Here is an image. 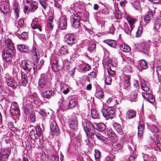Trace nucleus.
I'll return each mask as SVG.
<instances>
[{
  "instance_id": "1",
  "label": "nucleus",
  "mask_w": 161,
  "mask_h": 161,
  "mask_svg": "<svg viewBox=\"0 0 161 161\" xmlns=\"http://www.w3.org/2000/svg\"><path fill=\"white\" fill-rule=\"evenodd\" d=\"M102 112L103 116L106 120L113 118L115 115V112L114 109L112 108H108L107 109H103Z\"/></svg>"
},
{
  "instance_id": "2",
  "label": "nucleus",
  "mask_w": 161,
  "mask_h": 161,
  "mask_svg": "<svg viewBox=\"0 0 161 161\" xmlns=\"http://www.w3.org/2000/svg\"><path fill=\"white\" fill-rule=\"evenodd\" d=\"M48 77L47 75H42L38 82L39 86L41 88L46 89L48 87Z\"/></svg>"
},
{
  "instance_id": "3",
  "label": "nucleus",
  "mask_w": 161,
  "mask_h": 161,
  "mask_svg": "<svg viewBox=\"0 0 161 161\" xmlns=\"http://www.w3.org/2000/svg\"><path fill=\"white\" fill-rule=\"evenodd\" d=\"M32 53L33 56V58L36 59V68L38 69H40L43 65L44 62L43 60H41L39 63V59L36 48H33L32 50Z\"/></svg>"
},
{
  "instance_id": "4",
  "label": "nucleus",
  "mask_w": 161,
  "mask_h": 161,
  "mask_svg": "<svg viewBox=\"0 0 161 161\" xmlns=\"http://www.w3.org/2000/svg\"><path fill=\"white\" fill-rule=\"evenodd\" d=\"M86 119H84V120H82V126L85 132L88 134V132L91 130L93 126L89 122L86 120Z\"/></svg>"
},
{
  "instance_id": "5",
  "label": "nucleus",
  "mask_w": 161,
  "mask_h": 161,
  "mask_svg": "<svg viewBox=\"0 0 161 161\" xmlns=\"http://www.w3.org/2000/svg\"><path fill=\"white\" fill-rule=\"evenodd\" d=\"M65 42L69 44H73L75 43L76 40L72 34H68L66 35L64 37Z\"/></svg>"
},
{
  "instance_id": "6",
  "label": "nucleus",
  "mask_w": 161,
  "mask_h": 161,
  "mask_svg": "<svg viewBox=\"0 0 161 161\" xmlns=\"http://www.w3.org/2000/svg\"><path fill=\"white\" fill-rule=\"evenodd\" d=\"M58 28L61 30H64L67 26V19L65 16H62L59 19Z\"/></svg>"
},
{
  "instance_id": "7",
  "label": "nucleus",
  "mask_w": 161,
  "mask_h": 161,
  "mask_svg": "<svg viewBox=\"0 0 161 161\" xmlns=\"http://www.w3.org/2000/svg\"><path fill=\"white\" fill-rule=\"evenodd\" d=\"M20 65L22 68L27 72L31 71L32 68L34 70L35 68L30 65L27 61L25 60H22Z\"/></svg>"
},
{
  "instance_id": "8",
  "label": "nucleus",
  "mask_w": 161,
  "mask_h": 161,
  "mask_svg": "<svg viewBox=\"0 0 161 161\" xmlns=\"http://www.w3.org/2000/svg\"><path fill=\"white\" fill-rule=\"evenodd\" d=\"M10 154V151L7 150H2L0 152V161L7 160Z\"/></svg>"
},
{
  "instance_id": "9",
  "label": "nucleus",
  "mask_w": 161,
  "mask_h": 161,
  "mask_svg": "<svg viewBox=\"0 0 161 161\" xmlns=\"http://www.w3.org/2000/svg\"><path fill=\"white\" fill-rule=\"evenodd\" d=\"M73 19V27L76 29L79 28L80 24V16L77 14H75Z\"/></svg>"
},
{
  "instance_id": "10",
  "label": "nucleus",
  "mask_w": 161,
  "mask_h": 161,
  "mask_svg": "<svg viewBox=\"0 0 161 161\" xmlns=\"http://www.w3.org/2000/svg\"><path fill=\"white\" fill-rule=\"evenodd\" d=\"M29 11L33 12L36 10L38 8V3L35 1H31L29 2Z\"/></svg>"
},
{
  "instance_id": "11",
  "label": "nucleus",
  "mask_w": 161,
  "mask_h": 161,
  "mask_svg": "<svg viewBox=\"0 0 161 161\" xmlns=\"http://www.w3.org/2000/svg\"><path fill=\"white\" fill-rule=\"evenodd\" d=\"M6 82L8 86L13 89H15L17 86V82L15 80L12 78H9L7 79Z\"/></svg>"
},
{
  "instance_id": "12",
  "label": "nucleus",
  "mask_w": 161,
  "mask_h": 161,
  "mask_svg": "<svg viewBox=\"0 0 161 161\" xmlns=\"http://www.w3.org/2000/svg\"><path fill=\"white\" fill-rule=\"evenodd\" d=\"M141 86L142 90L144 92H147V93L149 91L150 88L148 83L143 80L141 81Z\"/></svg>"
},
{
  "instance_id": "13",
  "label": "nucleus",
  "mask_w": 161,
  "mask_h": 161,
  "mask_svg": "<svg viewBox=\"0 0 161 161\" xmlns=\"http://www.w3.org/2000/svg\"><path fill=\"white\" fill-rule=\"evenodd\" d=\"M143 97L147 100L149 103H153L155 101V99L153 96L149 93L147 92H142Z\"/></svg>"
},
{
  "instance_id": "14",
  "label": "nucleus",
  "mask_w": 161,
  "mask_h": 161,
  "mask_svg": "<svg viewBox=\"0 0 161 161\" xmlns=\"http://www.w3.org/2000/svg\"><path fill=\"white\" fill-rule=\"evenodd\" d=\"M151 44L150 40L148 42H144L141 44V48L144 51H147L150 49Z\"/></svg>"
},
{
  "instance_id": "15",
  "label": "nucleus",
  "mask_w": 161,
  "mask_h": 161,
  "mask_svg": "<svg viewBox=\"0 0 161 161\" xmlns=\"http://www.w3.org/2000/svg\"><path fill=\"white\" fill-rule=\"evenodd\" d=\"M28 83L27 77V75L24 72L21 73V85L25 86Z\"/></svg>"
},
{
  "instance_id": "16",
  "label": "nucleus",
  "mask_w": 161,
  "mask_h": 161,
  "mask_svg": "<svg viewBox=\"0 0 161 161\" xmlns=\"http://www.w3.org/2000/svg\"><path fill=\"white\" fill-rule=\"evenodd\" d=\"M144 129V124L142 122H140L138 127V135L139 137H141L143 133Z\"/></svg>"
},
{
  "instance_id": "17",
  "label": "nucleus",
  "mask_w": 161,
  "mask_h": 161,
  "mask_svg": "<svg viewBox=\"0 0 161 161\" xmlns=\"http://www.w3.org/2000/svg\"><path fill=\"white\" fill-rule=\"evenodd\" d=\"M54 95V92L51 90H47L42 93V96L47 99H49Z\"/></svg>"
},
{
  "instance_id": "18",
  "label": "nucleus",
  "mask_w": 161,
  "mask_h": 161,
  "mask_svg": "<svg viewBox=\"0 0 161 161\" xmlns=\"http://www.w3.org/2000/svg\"><path fill=\"white\" fill-rule=\"evenodd\" d=\"M130 75H127L124 77L123 86V88L124 89H126L130 85Z\"/></svg>"
},
{
  "instance_id": "19",
  "label": "nucleus",
  "mask_w": 161,
  "mask_h": 161,
  "mask_svg": "<svg viewBox=\"0 0 161 161\" xmlns=\"http://www.w3.org/2000/svg\"><path fill=\"white\" fill-rule=\"evenodd\" d=\"M122 149L121 145L119 144H114L113 145L112 150L113 153L116 154L119 151H121Z\"/></svg>"
},
{
  "instance_id": "20",
  "label": "nucleus",
  "mask_w": 161,
  "mask_h": 161,
  "mask_svg": "<svg viewBox=\"0 0 161 161\" xmlns=\"http://www.w3.org/2000/svg\"><path fill=\"white\" fill-rule=\"evenodd\" d=\"M112 61L109 58H105L103 61V64L105 68H108L111 67L112 65Z\"/></svg>"
},
{
  "instance_id": "21",
  "label": "nucleus",
  "mask_w": 161,
  "mask_h": 161,
  "mask_svg": "<svg viewBox=\"0 0 161 161\" xmlns=\"http://www.w3.org/2000/svg\"><path fill=\"white\" fill-rule=\"evenodd\" d=\"M86 78V83H83V86L84 87V89L87 90H90L92 88V85L90 83V80L86 76H85Z\"/></svg>"
},
{
  "instance_id": "22",
  "label": "nucleus",
  "mask_w": 161,
  "mask_h": 161,
  "mask_svg": "<svg viewBox=\"0 0 161 161\" xmlns=\"http://www.w3.org/2000/svg\"><path fill=\"white\" fill-rule=\"evenodd\" d=\"M105 83L107 85H110L111 84L112 79L111 77L107 74H105L103 79Z\"/></svg>"
},
{
  "instance_id": "23",
  "label": "nucleus",
  "mask_w": 161,
  "mask_h": 161,
  "mask_svg": "<svg viewBox=\"0 0 161 161\" xmlns=\"http://www.w3.org/2000/svg\"><path fill=\"white\" fill-rule=\"evenodd\" d=\"M58 61L57 59H54L52 64L53 70L55 71H58L59 69Z\"/></svg>"
},
{
  "instance_id": "24",
  "label": "nucleus",
  "mask_w": 161,
  "mask_h": 161,
  "mask_svg": "<svg viewBox=\"0 0 161 161\" xmlns=\"http://www.w3.org/2000/svg\"><path fill=\"white\" fill-rule=\"evenodd\" d=\"M18 49L20 51L26 53L29 51V47L23 44H20L17 45Z\"/></svg>"
},
{
  "instance_id": "25",
  "label": "nucleus",
  "mask_w": 161,
  "mask_h": 161,
  "mask_svg": "<svg viewBox=\"0 0 161 161\" xmlns=\"http://www.w3.org/2000/svg\"><path fill=\"white\" fill-rule=\"evenodd\" d=\"M51 130L53 133H57L59 130V128L57 126L56 122L54 121H53L51 123L50 126Z\"/></svg>"
},
{
  "instance_id": "26",
  "label": "nucleus",
  "mask_w": 161,
  "mask_h": 161,
  "mask_svg": "<svg viewBox=\"0 0 161 161\" xmlns=\"http://www.w3.org/2000/svg\"><path fill=\"white\" fill-rule=\"evenodd\" d=\"M95 96L97 98L99 99L103 98L104 95L102 90L100 88L97 89Z\"/></svg>"
},
{
  "instance_id": "27",
  "label": "nucleus",
  "mask_w": 161,
  "mask_h": 161,
  "mask_svg": "<svg viewBox=\"0 0 161 161\" xmlns=\"http://www.w3.org/2000/svg\"><path fill=\"white\" fill-rule=\"evenodd\" d=\"M31 27L32 29H38L40 31H42L40 23L36 21H33L31 24Z\"/></svg>"
},
{
  "instance_id": "28",
  "label": "nucleus",
  "mask_w": 161,
  "mask_h": 161,
  "mask_svg": "<svg viewBox=\"0 0 161 161\" xmlns=\"http://www.w3.org/2000/svg\"><path fill=\"white\" fill-rule=\"evenodd\" d=\"M95 124L96 125L97 127L96 128V129L100 131H103L106 129V125L102 123H100L99 124L95 123Z\"/></svg>"
},
{
  "instance_id": "29",
  "label": "nucleus",
  "mask_w": 161,
  "mask_h": 161,
  "mask_svg": "<svg viewBox=\"0 0 161 161\" xmlns=\"http://www.w3.org/2000/svg\"><path fill=\"white\" fill-rule=\"evenodd\" d=\"M153 13L151 11H148L144 17V20L145 21L147 22L146 23V24L153 18Z\"/></svg>"
},
{
  "instance_id": "30",
  "label": "nucleus",
  "mask_w": 161,
  "mask_h": 161,
  "mask_svg": "<svg viewBox=\"0 0 161 161\" xmlns=\"http://www.w3.org/2000/svg\"><path fill=\"white\" fill-rule=\"evenodd\" d=\"M119 48L123 52H129L130 51V47L124 44H120L119 46Z\"/></svg>"
},
{
  "instance_id": "31",
  "label": "nucleus",
  "mask_w": 161,
  "mask_h": 161,
  "mask_svg": "<svg viewBox=\"0 0 161 161\" xmlns=\"http://www.w3.org/2000/svg\"><path fill=\"white\" fill-rule=\"evenodd\" d=\"M29 136L30 138L33 140L37 139L39 137L38 135L36 133L34 129H32L30 131Z\"/></svg>"
},
{
  "instance_id": "32",
  "label": "nucleus",
  "mask_w": 161,
  "mask_h": 161,
  "mask_svg": "<svg viewBox=\"0 0 161 161\" xmlns=\"http://www.w3.org/2000/svg\"><path fill=\"white\" fill-rule=\"evenodd\" d=\"M161 25V16H159L157 17L155 21L154 28L157 30L159 28Z\"/></svg>"
},
{
  "instance_id": "33",
  "label": "nucleus",
  "mask_w": 161,
  "mask_h": 161,
  "mask_svg": "<svg viewBox=\"0 0 161 161\" xmlns=\"http://www.w3.org/2000/svg\"><path fill=\"white\" fill-rule=\"evenodd\" d=\"M13 8L15 14V18L17 19L19 17L20 13L19 8L18 4L15 3L14 4Z\"/></svg>"
},
{
  "instance_id": "34",
  "label": "nucleus",
  "mask_w": 161,
  "mask_h": 161,
  "mask_svg": "<svg viewBox=\"0 0 161 161\" xmlns=\"http://www.w3.org/2000/svg\"><path fill=\"white\" fill-rule=\"evenodd\" d=\"M136 115V112L133 110H128L126 113V118L129 119L133 118Z\"/></svg>"
},
{
  "instance_id": "35",
  "label": "nucleus",
  "mask_w": 161,
  "mask_h": 161,
  "mask_svg": "<svg viewBox=\"0 0 161 161\" xmlns=\"http://www.w3.org/2000/svg\"><path fill=\"white\" fill-rule=\"evenodd\" d=\"M82 69L81 73H85L86 72L89 70L91 68L90 66L87 64H82L81 66Z\"/></svg>"
},
{
  "instance_id": "36",
  "label": "nucleus",
  "mask_w": 161,
  "mask_h": 161,
  "mask_svg": "<svg viewBox=\"0 0 161 161\" xmlns=\"http://www.w3.org/2000/svg\"><path fill=\"white\" fill-rule=\"evenodd\" d=\"M127 19L130 25V28L132 29L135 26L134 24L135 23L136 19L130 17H127Z\"/></svg>"
},
{
  "instance_id": "37",
  "label": "nucleus",
  "mask_w": 161,
  "mask_h": 161,
  "mask_svg": "<svg viewBox=\"0 0 161 161\" xmlns=\"http://www.w3.org/2000/svg\"><path fill=\"white\" fill-rule=\"evenodd\" d=\"M59 52L61 55H65L68 54V51L67 47L65 46H62L60 49Z\"/></svg>"
},
{
  "instance_id": "38",
  "label": "nucleus",
  "mask_w": 161,
  "mask_h": 161,
  "mask_svg": "<svg viewBox=\"0 0 161 161\" xmlns=\"http://www.w3.org/2000/svg\"><path fill=\"white\" fill-rule=\"evenodd\" d=\"M91 115L93 119H97L99 118V116L96 109L92 108L91 110Z\"/></svg>"
},
{
  "instance_id": "39",
  "label": "nucleus",
  "mask_w": 161,
  "mask_h": 161,
  "mask_svg": "<svg viewBox=\"0 0 161 161\" xmlns=\"http://www.w3.org/2000/svg\"><path fill=\"white\" fill-rule=\"evenodd\" d=\"M105 41L109 46L113 47H116L117 43L115 41L112 40H105Z\"/></svg>"
},
{
  "instance_id": "40",
  "label": "nucleus",
  "mask_w": 161,
  "mask_h": 161,
  "mask_svg": "<svg viewBox=\"0 0 161 161\" xmlns=\"http://www.w3.org/2000/svg\"><path fill=\"white\" fill-rule=\"evenodd\" d=\"M2 57L6 62H9L12 60L13 56L12 54H3Z\"/></svg>"
},
{
  "instance_id": "41",
  "label": "nucleus",
  "mask_w": 161,
  "mask_h": 161,
  "mask_svg": "<svg viewBox=\"0 0 161 161\" xmlns=\"http://www.w3.org/2000/svg\"><path fill=\"white\" fill-rule=\"evenodd\" d=\"M123 73L125 76L127 75L126 73L131 72H132L131 67L129 65H127L124 67L123 69Z\"/></svg>"
},
{
  "instance_id": "42",
  "label": "nucleus",
  "mask_w": 161,
  "mask_h": 161,
  "mask_svg": "<svg viewBox=\"0 0 161 161\" xmlns=\"http://www.w3.org/2000/svg\"><path fill=\"white\" fill-rule=\"evenodd\" d=\"M30 98L31 99V102L34 104H36L38 102L37 94L35 93H34L31 95Z\"/></svg>"
},
{
  "instance_id": "43",
  "label": "nucleus",
  "mask_w": 161,
  "mask_h": 161,
  "mask_svg": "<svg viewBox=\"0 0 161 161\" xmlns=\"http://www.w3.org/2000/svg\"><path fill=\"white\" fill-rule=\"evenodd\" d=\"M139 64L141 67L143 69H146L148 68L147 63L144 59L141 60L139 61Z\"/></svg>"
},
{
  "instance_id": "44",
  "label": "nucleus",
  "mask_w": 161,
  "mask_h": 161,
  "mask_svg": "<svg viewBox=\"0 0 161 161\" xmlns=\"http://www.w3.org/2000/svg\"><path fill=\"white\" fill-rule=\"evenodd\" d=\"M113 126L117 131L118 133H120L122 132V127L119 124L115 123L114 124Z\"/></svg>"
},
{
  "instance_id": "45",
  "label": "nucleus",
  "mask_w": 161,
  "mask_h": 161,
  "mask_svg": "<svg viewBox=\"0 0 161 161\" xmlns=\"http://www.w3.org/2000/svg\"><path fill=\"white\" fill-rule=\"evenodd\" d=\"M7 47L9 49L13 50L14 48V45L12 41L8 39L7 40L6 43Z\"/></svg>"
},
{
  "instance_id": "46",
  "label": "nucleus",
  "mask_w": 161,
  "mask_h": 161,
  "mask_svg": "<svg viewBox=\"0 0 161 161\" xmlns=\"http://www.w3.org/2000/svg\"><path fill=\"white\" fill-rule=\"evenodd\" d=\"M161 46V42H155L154 44V47L156 52H158L160 50Z\"/></svg>"
},
{
  "instance_id": "47",
  "label": "nucleus",
  "mask_w": 161,
  "mask_h": 161,
  "mask_svg": "<svg viewBox=\"0 0 161 161\" xmlns=\"http://www.w3.org/2000/svg\"><path fill=\"white\" fill-rule=\"evenodd\" d=\"M35 129L36 132L37 134L38 135L39 137L42 136L43 134V131L39 126H36V127Z\"/></svg>"
},
{
  "instance_id": "48",
  "label": "nucleus",
  "mask_w": 161,
  "mask_h": 161,
  "mask_svg": "<svg viewBox=\"0 0 161 161\" xmlns=\"http://www.w3.org/2000/svg\"><path fill=\"white\" fill-rule=\"evenodd\" d=\"M156 72L158 75L159 82H161V66H158L157 68Z\"/></svg>"
},
{
  "instance_id": "49",
  "label": "nucleus",
  "mask_w": 161,
  "mask_h": 161,
  "mask_svg": "<svg viewBox=\"0 0 161 161\" xmlns=\"http://www.w3.org/2000/svg\"><path fill=\"white\" fill-rule=\"evenodd\" d=\"M155 144L157 147L161 150V139L156 138L155 140Z\"/></svg>"
},
{
  "instance_id": "50",
  "label": "nucleus",
  "mask_w": 161,
  "mask_h": 161,
  "mask_svg": "<svg viewBox=\"0 0 161 161\" xmlns=\"http://www.w3.org/2000/svg\"><path fill=\"white\" fill-rule=\"evenodd\" d=\"M76 102L75 99H71L69 100V104L68 106L70 108H74L76 105Z\"/></svg>"
},
{
  "instance_id": "51",
  "label": "nucleus",
  "mask_w": 161,
  "mask_h": 161,
  "mask_svg": "<svg viewBox=\"0 0 161 161\" xmlns=\"http://www.w3.org/2000/svg\"><path fill=\"white\" fill-rule=\"evenodd\" d=\"M137 94V91L132 92L130 95L131 101H136Z\"/></svg>"
},
{
  "instance_id": "52",
  "label": "nucleus",
  "mask_w": 161,
  "mask_h": 161,
  "mask_svg": "<svg viewBox=\"0 0 161 161\" xmlns=\"http://www.w3.org/2000/svg\"><path fill=\"white\" fill-rule=\"evenodd\" d=\"M143 29L142 27V26H140L138 27L137 31L136 32V36L137 37H139L140 36L142 35V32Z\"/></svg>"
},
{
  "instance_id": "53",
  "label": "nucleus",
  "mask_w": 161,
  "mask_h": 161,
  "mask_svg": "<svg viewBox=\"0 0 161 161\" xmlns=\"http://www.w3.org/2000/svg\"><path fill=\"white\" fill-rule=\"evenodd\" d=\"M95 136L99 140L102 141L103 142L106 141L105 138L101 134L99 133H95Z\"/></svg>"
},
{
  "instance_id": "54",
  "label": "nucleus",
  "mask_w": 161,
  "mask_h": 161,
  "mask_svg": "<svg viewBox=\"0 0 161 161\" xmlns=\"http://www.w3.org/2000/svg\"><path fill=\"white\" fill-rule=\"evenodd\" d=\"M143 158L144 161H148L149 160L150 161H154L156 160V158H152L150 157H149L147 155H145L143 156Z\"/></svg>"
},
{
  "instance_id": "55",
  "label": "nucleus",
  "mask_w": 161,
  "mask_h": 161,
  "mask_svg": "<svg viewBox=\"0 0 161 161\" xmlns=\"http://www.w3.org/2000/svg\"><path fill=\"white\" fill-rule=\"evenodd\" d=\"M10 109L19 110L18 104L16 102H13L12 103Z\"/></svg>"
},
{
  "instance_id": "56",
  "label": "nucleus",
  "mask_w": 161,
  "mask_h": 161,
  "mask_svg": "<svg viewBox=\"0 0 161 161\" xmlns=\"http://www.w3.org/2000/svg\"><path fill=\"white\" fill-rule=\"evenodd\" d=\"M108 134V137L111 139H113L116 137V135L115 134L112 130H109Z\"/></svg>"
},
{
  "instance_id": "57",
  "label": "nucleus",
  "mask_w": 161,
  "mask_h": 161,
  "mask_svg": "<svg viewBox=\"0 0 161 161\" xmlns=\"http://www.w3.org/2000/svg\"><path fill=\"white\" fill-rule=\"evenodd\" d=\"M88 115V113L87 111H83L81 114V117L82 119V120H84V119H86V120H87V118L88 117L87 116Z\"/></svg>"
},
{
  "instance_id": "58",
  "label": "nucleus",
  "mask_w": 161,
  "mask_h": 161,
  "mask_svg": "<svg viewBox=\"0 0 161 161\" xmlns=\"http://www.w3.org/2000/svg\"><path fill=\"white\" fill-rule=\"evenodd\" d=\"M115 10V16L117 19H119L121 17V13L118 9H116Z\"/></svg>"
},
{
  "instance_id": "59",
  "label": "nucleus",
  "mask_w": 161,
  "mask_h": 161,
  "mask_svg": "<svg viewBox=\"0 0 161 161\" xmlns=\"http://www.w3.org/2000/svg\"><path fill=\"white\" fill-rule=\"evenodd\" d=\"M13 50L11 49L8 48H5L3 50V54H12Z\"/></svg>"
},
{
  "instance_id": "60",
  "label": "nucleus",
  "mask_w": 161,
  "mask_h": 161,
  "mask_svg": "<svg viewBox=\"0 0 161 161\" xmlns=\"http://www.w3.org/2000/svg\"><path fill=\"white\" fill-rule=\"evenodd\" d=\"M10 113L11 114L13 115L17 116L19 114V110L10 109Z\"/></svg>"
},
{
  "instance_id": "61",
  "label": "nucleus",
  "mask_w": 161,
  "mask_h": 161,
  "mask_svg": "<svg viewBox=\"0 0 161 161\" xmlns=\"http://www.w3.org/2000/svg\"><path fill=\"white\" fill-rule=\"evenodd\" d=\"M95 158L96 160L99 159L101 156L100 153L99 151L98 150H96L95 151Z\"/></svg>"
},
{
  "instance_id": "62",
  "label": "nucleus",
  "mask_w": 161,
  "mask_h": 161,
  "mask_svg": "<svg viewBox=\"0 0 161 161\" xmlns=\"http://www.w3.org/2000/svg\"><path fill=\"white\" fill-rule=\"evenodd\" d=\"M150 130L153 133L157 132L159 131L158 129L155 125L152 126L150 128Z\"/></svg>"
},
{
  "instance_id": "63",
  "label": "nucleus",
  "mask_w": 161,
  "mask_h": 161,
  "mask_svg": "<svg viewBox=\"0 0 161 161\" xmlns=\"http://www.w3.org/2000/svg\"><path fill=\"white\" fill-rule=\"evenodd\" d=\"M115 157L114 155H111L107 157L106 158V161H113L115 160Z\"/></svg>"
},
{
  "instance_id": "64",
  "label": "nucleus",
  "mask_w": 161,
  "mask_h": 161,
  "mask_svg": "<svg viewBox=\"0 0 161 161\" xmlns=\"http://www.w3.org/2000/svg\"><path fill=\"white\" fill-rule=\"evenodd\" d=\"M24 24V19H19L18 23V27L22 28L23 27Z\"/></svg>"
}]
</instances>
